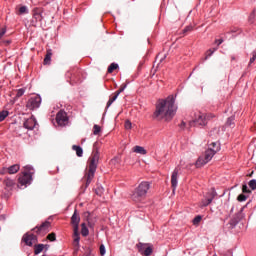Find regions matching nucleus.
I'll list each match as a JSON object with an SVG mask.
<instances>
[{"instance_id": "3", "label": "nucleus", "mask_w": 256, "mask_h": 256, "mask_svg": "<svg viewBox=\"0 0 256 256\" xmlns=\"http://www.w3.org/2000/svg\"><path fill=\"white\" fill-rule=\"evenodd\" d=\"M218 151H221V146L217 142H212L205 151V154L200 156L196 161V167H203V165H207V163L215 157V154L218 153Z\"/></svg>"}, {"instance_id": "16", "label": "nucleus", "mask_w": 256, "mask_h": 256, "mask_svg": "<svg viewBox=\"0 0 256 256\" xmlns=\"http://www.w3.org/2000/svg\"><path fill=\"white\" fill-rule=\"evenodd\" d=\"M19 169H21V166L19 164H14L8 167V173L9 175H15V173L19 172Z\"/></svg>"}, {"instance_id": "5", "label": "nucleus", "mask_w": 256, "mask_h": 256, "mask_svg": "<svg viewBox=\"0 0 256 256\" xmlns=\"http://www.w3.org/2000/svg\"><path fill=\"white\" fill-rule=\"evenodd\" d=\"M35 174V170L33 166H25V172L19 177L18 183L22 187H27V185H31V181H33V175Z\"/></svg>"}, {"instance_id": "40", "label": "nucleus", "mask_w": 256, "mask_h": 256, "mask_svg": "<svg viewBox=\"0 0 256 256\" xmlns=\"http://www.w3.org/2000/svg\"><path fill=\"white\" fill-rule=\"evenodd\" d=\"M237 199L240 202L247 201V196L245 194H240Z\"/></svg>"}, {"instance_id": "17", "label": "nucleus", "mask_w": 256, "mask_h": 256, "mask_svg": "<svg viewBox=\"0 0 256 256\" xmlns=\"http://www.w3.org/2000/svg\"><path fill=\"white\" fill-rule=\"evenodd\" d=\"M204 197L206 199H211V202L213 203V199L217 197V191H215V188H211V190Z\"/></svg>"}, {"instance_id": "28", "label": "nucleus", "mask_w": 256, "mask_h": 256, "mask_svg": "<svg viewBox=\"0 0 256 256\" xmlns=\"http://www.w3.org/2000/svg\"><path fill=\"white\" fill-rule=\"evenodd\" d=\"M51 51H48L45 58H44V65H49L51 63Z\"/></svg>"}, {"instance_id": "20", "label": "nucleus", "mask_w": 256, "mask_h": 256, "mask_svg": "<svg viewBox=\"0 0 256 256\" xmlns=\"http://www.w3.org/2000/svg\"><path fill=\"white\" fill-rule=\"evenodd\" d=\"M45 249V244H37L34 246V255H39Z\"/></svg>"}, {"instance_id": "52", "label": "nucleus", "mask_w": 256, "mask_h": 256, "mask_svg": "<svg viewBox=\"0 0 256 256\" xmlns=\"http://www.w3.org/2000/svg\"><path fill=\"white\" fill-rule=\"evenodd\" d=\"M117 161V158L112 159V163H115Z\"/></svg>"}, {"instance_id": "47", "label": "nucleus", "mask_w": 256, "mask_h": 256, "mask_svg": "<svg viewBox=\"0 0 256 256\" xmlns=\"http://www.w3.org/2000/svg\"><path fill=\"white\" fill-rule=\"evenodd\" d=\"M183 31H184V33H187L189 31H193V26H187Z\"/></svg>"}, {"instance_id": "24", "label": "nucleus", "mask_w": 256, "mask_h": 256, "mask_svg": "<svg viewBox=\"0 0 256 256\" xmlns=\"http://www.w3.org/2000/svg\"><path fill=\"white\" fill-rule=\"evenodd\" d=\"M117 97H119V96H118V94L115 93L114 96L108 100L107 106H106L107 109H109V107H111V105H113V103H115V101H117Z\"/></svg>"}, {"instance_id": "6", "label": "nucleus", "mask_w": 256, "mask_h": 256, "mask_svg": "<svg viewBox=\"0 0 256 256\" xmlns=\"http://www.w3.org/2000/svg\"><path fill=\"white\" fill-rule=\"evenodd\" d=\"M207 125V114L203 112L194 113V118L190 121V127H205Z\"/></svg>"}, {"instance_id": "34", "label": "nucleus", "mask_w": 256, "mask_h": 256, "mask_svg": "<svg viewBox=\"0 0 256 256\" xmlns=\"http://www.w3.org/2000/svg\"><path fill=\"white\" fill-rule=\"evenodd\" d=\"M248 185H249L250 189H252V191H255V189H256V180L255 179L250 180Z\"/></svg>"}, {"instance_id": "50", "label": "nucleus", "mask_w": 256, "mask_h": 256, "mask_svg": "<svg viewBox=\"0 0 256 256\" xmlns=\"http://www.w3.org/2000/svg\"><path fill=\"white\" fill-rule=\"evenodd\" d=\"M243 209H244V208H241V210H240V215H241V217H245V215L243 214Z\"/></svg>"}, {"instance_id": "45", "label": "nucleus", "mask_w": 256, "mask_h": 256, "mask_svg": "<svg viewBox=\"0 0 256 256\" xmlns=\"http://www.w3.org/2000/svg\"><path fill=\"white\" fill-rule=\"evenodd\" d=\"M131 127H132L131 121L126 120L125 121V129L129 130V129H131Z\"/></svg>"}, {"instance_id": "54", "label": "nucleus", "mask_w": 256, "mask_h": 256, "mask_svg": "<svg viewBox=\"0 0 256 256\" xmlns=\"http://www.w3.org/2000/svg\"><path fill=\"white\" fill-rule=\"evenodd\" d=\"M0 219H5V217H3V216H0Z\"/></svg>"}, {"instance_id": "41", "label": "nucleus", "mask_w": 256, "mask_h": 256, "mask_svg": "<svg viewBox=\"0 0 256 256\" xmlns=\"http://www.w3.org/2000/svg\"><path fill=\"white\" fill-rule=\"evenodd\" d=\"M201 219H202L201 216H196V217L193 219V225H197L198 223H201Z\"/></svg>"}, {"instance_id": "49", "label": "nucleus", "mask_w": 256, "mask_h": 256, "mask_svg": "<svg viewBox=\"0 0 256 256\" xmlns=\"http://www.w3.org/2000/svg\"><path fill=\"white\" fill-rule=\"evenodd\" d=\"M237 31H239L237 28H233L230 33H237Z\"/></svg>"}, {"instance_id": "30", "label": "nucleus", "mask_w": 256, "mask_h": 256, "mask_svg": "<svg viewBox=\"0 0 256 256\" xmlns=\"http://www.w3.org/2000/svg\"><path fill=\"white\" fill-rule=\"evenodd\" d=\"M115 69H119V64L117 63L110 64V66L108 67V73H113Z\"/></svg>"}, {"instance_id": "27", "label": "nucleus", "mask_w": 256, "mask_h": 256, "mask_svg": "<svg viewBox=\"0 0 256 256\" xmlns=\"http://www.w3.org/2000/svg\"><path fill=\"white\" fill-rule=\"evenodd\" d=\"M80 240L81 237H79V229H74V243H76V245H79Z\"/></svg>"}, {"instance_id": "33", "label": "nucleus", "mask_w": 256, "mask_h": 256, "mask_svg": "<svg viewBox=\"0 0 256 256\" xmlns=\"http://www.w3.org/2000/svg\"><path fill=\"white\" fill-rule=\"evenodd\" d=\"M93 133H94V135H99V133H101V127L99 125L95 124L93 127Z\"/></svg>"}, {"instance_id": "21", "label": "nucleus", "mask_w": 256, "mask_h": 256, "mask_svg": "<svg viewBox=\"0 0 256 256\" xmlns=\"http://www.w3.org/2000/svg\"><path fill=\"white\" fill-rule=\"evenodd\" d=\"M72 149L76 151L77 157H83V148H81V146L73 145Z\"/></svg>"}, {"instance_id": "14", "label": "nucleus", "mask_w": 256, "mask_h": 256, "mask_svg": "<svg viewBox=\"0 0 256 256\" xmlns=\"http://www.w3.org/2000/svg\"><path fill=\"white\" fill-rule=\"evenodd\" d=\"M80 222H81V216H79V212H77V209H75L74 213L71 217V223H72L74 229H79Z\"/></svg>"}, {"instance_id": "13", "label": "nucleus", "mask_w": 256, "mask_h": 256, "mask_svg": "<svg viewBox=\"0 0 256 256\" xmlns=\"http://www.w3.org/2000/svg\"><path fill=\"white\" fill-rule=\"evenodd\" d=\"M23 125L25 129H28V131H33V129H35V125H37V120L35 117H30L24 121Z\"/></svg>"}, {"instance_id": "15", "label": "nucleus", "mask_w": 256, "mask_h": 256, "mask_svg": "<svg viewBox=\"0 0 256 256\" xmlns=\"http://www.w3.org/2000/svg\"><path fill=\"white\" fill-rule=\"evenodd\" d=\"M15 184V180L11 178H6L3 181V185L5 186L6 191H13V189L15 188Z\"/></svg>"}, {"instance_id": "36", "label": "nucleus", "mask_w": 256, "mask_h": 256, "mask_svg": "<svg viewBox=\"0 0 256 256\" xmlns=\"http://www.w3.org/2000/svg\"><path fill=\"white\" fill-rule=\"evenodd\" d=\"M25 95V88H20L17 90L16 97H23Z\"/></svg>"}, {"instance_id": "31", "label": "nucleus", "mask_w": 256, "mask_h": 256, "mask_svg": "<svg viewBox=\"0 0 256 256\" xmlns=\"http://www.w3.org/2000/svg\"><path fill=\"white\" fill-rule=\"evenodd\" d=\"M8 116H9V112L8 111L0 112V123H1V121H5V118H7Z\"/></svg>"}, {"instance_id": "11", "label": "nucleus", "mask_w": 256, "mask_h": 256, "mask_svg": "<svg viewBox=\"0 0 256 256\" xmlns=\"http://www.w3.org/2000/svg\"><path fill=\"white\" fill-rule=\"evenodd\" d=\"M22 240L28 247H33L37 243V236L35 234H25Z\"/></svg>"}, {"instance_id": "19", "label": "nucleus", "mask_w": 256, "mask_h": 256, "mask_svg": "<svg viewBox=\"0 0 256 256\" xmlns=\"http://www.w3.org/2000/svg\"><path fill=\"white\" fill-rule=\"evenodd\" d=\"M33 19L36 21V23H41L43 21V14L39 11H35L33 13Z\"/></svg>"}, {"instance_id": "22", "label": "nucleus", "mask_w": 256, "mask_h": 256, "mask_svg": "<svg viewBox=\"0 0 256 256\" xmlns=\"http://www.w3.org/2000/svg\"><path fill=\"white\" fill-rule=\"evenodd\" d=\"M81 235L82 237H87L89 235V228H87L85 223L81 224Z\"/></svg>"}, {"instance_id": "26", "label": "nucleus", "mask_w": 256, "mask_h": 256, "mask_svg": "<svg viewBox=\"0 0 256 256\" xmlns=\"http://www.w3.org/2000/svg\"><path fill=\"white\" fill-rule=\"evenodd\" d=\"M95 193H96V195H98V197H102L103 193H105V188H103V186H98L95 189Z\"/></svg>"}, {"instance_id": "2", "label": "nucleus", "mask_w": 256, "mask_h": 256, "mask_svg": "<svg viewBox=\"0 0 256 256\" xmlns=\"http://www.w3.org/2000/svg\"><path fill=\"white\" fill-rule=\"evenodd\" d=\"M99 142L93 144V152L89 158V170L86 174V187L91 185L93 178L95 177V172L97 171V165H99Z\"/></svg>"}, {"instance_id": "25", "label": "nucleus", "mask_w": 256, "mask_h": 256, "mask_svg": "<svg viewBox=\"0 0 256 256\" xmlns=\"http://www.w3.org/2000/svg\"><path fill=\"white\" fill-rule=\"evenodd\" d=\"M211 198L208 199L204 196V199H202L200 207H208V205H211Z\"/></svg>"}, {"instance_id": "53", "label": "nucleus", "mask_w": 256, "mask_h": 256, "mask_svg": "<svg viewBox=\"0 0 256 256\" xmlns=\"http://www.w3.org/2000/svg\"><path fill=\"white\" fill-rule=\"evenodd\" d=\"M89 227H93V224L91 222H88Z\"/></svg>"}, {"instance_id": "8", "label": "nucleus", "mask_w": 256, "mask_h": 256, "mask_svg": "<svg viewBox=\"0 0 256 256\" xmlns=\"http://www.w3.org/2000/svg\"><path fill=\"white\" fill-rule=\"evenodd\" d=\"M56 122L60 127H65L69 123V118L67 117V112L60 110L56 115Z\"/></svg>"}, {"instance_id": "1", "label": "nucleus", "mask_w": 256, "mask_h": 256, "mask_svg": "<svg viewBox=\"0 0 256 256\" xmlns=\"http://www.w3.org/2000/svg\"><path fill=\"white\" fill-rule=\"evenodd\" d=\"M177 113V106L175 105V97L168 96L166 99H159L156 103V109L152 115L153 119L157 121H171Z\"/></svg>"}, {"instance_id": "42", "label": "nucleus", "mask_w": 256, "mask_h": 256, "mask_svg": "<svg viewBox=\"0 0 256 256\" xmlns=\"http://www.w3.org/2000/svg\"><path fill=\"white\" fill-rule=\"evenodd\" d=\"M255 59H256V49L252 52V57L250 58V65L251 63H255Z\"/></svg>"}, {"instance_id": "7", "label": "nucleus", "mask_w": 256, "mask_h": 256, "mask_svg": "<svg viewBox=\"0 0 256 256\" xmlns=\"http://www.w3.org/2000/svg\"><path fill=\"white\" fill-rule=\"evenodd\" d=\"M41 101V96H33L28 100L26 107L30 111H35V109H39V107H41Z\"/></svg>"}, {"instance_id": "23", "label": "nucleus", "mask_w": 256, "mask_h": 256, "mask_svg": "<svg viewBox=\"0 0 256 256\" xmlns=\"http://www.w3.org/2000/svg\"><path fill=\"white\" fill-rule=\"evenodd\" d=\"M27 13H29L27 6H21L18 10V15H27Z\"/></svg>"}, {"instance_id": "32", "label": "nucleus", "mask_w": 256, "mask_h": 256, "mask_svg": "<svg viewBox=\"0 0 256 256\" xmlns=\"http://www.w3.org/2000/svg\"><path fill=\"white\" fill-rule=\"evenodd\" d=\"M167 55L165 54H158L157 57H156V61H159V63H163V61H165Z\"/></svg>"}, {"instance_id": "39", "label": "nucleus", "mask_w": 256, "mask_h": 256, "mask_svg": "<svg viewBox=\"0 0 256 256\" xmlns=\"http://www.w3.org/2000/svg\"><path fill=\"white\" fill-rule=\"evenodd\" d=\"M242 193H251V190H249V187H247V184H243Z\"/></svg>"}, {"instance_id": "44", "label": "nucleus", "mask_w": 256, "mask_h": 256, "mask_svg": "<svg viewBox=\"0 0 256 256\" xmlns=\"http://www.w3.org/2000/svg\"><path fill=\"white\" fill-rule=\"evenodd\" d=\"M47 239H49V241H55L56 239L55 233L48 234Z\"/></svg>"}, {"instance_id": "10", "label": "nucleus", "mask_w": 256, "mask_h": 256, "mask_svg": "<svg viewBox=\"0 0 256 256\" xmlns=\"http://www.w3.org/2000/svg\"><path fill=\"white\" fill-rule=\"evenodd\" d=\"M137 248L139 253H141L144 256H151L153 254V247L149 244H143V243H138Z\"/></svg>"}, {"instance_id": "37", "label": "nucleus", "mask_w": 256, "mask_h": 256, "mask_svg": "<svg viewBox=\"0 0 256 256\" xmlns=\"http://www.w3.org/2000/svg\"><path fill=\"white\" fill-rule=\"evenodd\" d=\"M127 89V85L122 86L118 91L115 92L116 95H121Z\"/></svg>"}, {"instance_id": "4", "label": "nucleus", "mask_w": 256, "mask_h": 256, "mask_svg": "<svg viewBox=\"0 0 256 256\" xmlns=\"http://www.w3.org/2000/svg\"><path fill=\"white\" fill-rule=\"evenodd\" d=\"M151 185L149 182H141L132 194V200L139 203L144 197L147 196V191H149Z\"/></svg>"}, {"instance_id": "48", "label": "nucleus", "mask_w": 256, "mask_h": 256, "mask_svg": "<svg viewBox=\"0 0 256 256\" xmlns=\"http://www.w3.org/2000/svg\"><path fill=\"white\" fill-rule=\"evenodd\" d=\"M216 43H217V45H221V43H223V39L216 40Z\"/></svg>"}, {"instance_id": "51", "label": "nucleus", "mask_w": 256, "mask_h": 256, "mask_svg": "<svg viewBox=\"0 0 256 256\" xmlns=\"http://www.w3.org/2000/svg\"><path fill=\"white\" fill-rule=\"evenodd\" d=\"M44 249H49V245H44Z\"/></svg>"}, {"instance_id": "35", "label": "nucleus", "mask_w": 256, "mask_h": 256, "mask_svg": "<svg viewBox=\"0 0 256 256\" xmlns=\"http://www.w3.org/2000/svg\"><path fill=\"white\" fill-rule=\"evenodd\" d=\"M216 51H217V48L209 49L206 52V59H209V57H211V55H213V53H215Z\"/></svg>"}, {"instance_id": "43", "label": "nucleus", "mask_w": 256, "mask_h": 256, "mask_svg": "<svg viewBox=\"0 0 256 256\" xmlns=\"http://www.w3.org/2000/svg\"><path fill=\"white\" fill-rule=\"evenodd\" d=\"M105 253H107V251L105 249V245L102 244V245H100V255L103 256V255H105Z\"/></svg>"}, {"instance_id": "18", "label": "nucleus", "mask_w": 256, "mask_h": 256, "mask_svg": "<svg viewBox=\"0 0 256 256\" xmlns=\"http://www.w3.org/2000/svg\"><path fill=\"white\" fill-rule=\"evenodd\" d=\"M133 152L138 153L139 155H147V150H145L143 146H135Z\"/></svg>"}, {"instance_id": "12", "label": "nucleus", "mask_w": 256, "mask_h": 256, "mask_svg": "<svg viewBox=\"0 0 256 256\" xmlns=\"http://www.w3.org/2000/svg\"><path fill=\"white\" fill-rule=\"evenodd\" d=\"M179 169H174L171 175V185L173 188V193H175V189H177V185L179 183Z\"/></svg>"}, {"instance_id": "9", "label": "nucleus", "mask_w": 256, "mask_h": 256, "mask_svg": "<svg viewBox=\"0 0 256 256\" xmlns=\"http://www.w3.org/2000/svg\"><path fill=\"white\" fill-rule=\"evenodd\" d=\"M49 229H51V222L45 221L40 226H36L34 231L37 235H46V233H49Z\"/></svg>"}, {"instance_id": "46", "label": "nucleus", "mask_w": 256, "mask_h": 256, "mask_svg": "<svg viewBox=\"0 0 256 256\" xmlns=\"http://www.w3.org/2000/svg\"><path fill=\"white\" fill-rule=\"evenodd\" d=\"M6 33H7V29L2 28V29L0 30V39H2L3 36H4Z\"/></svg>"}, {"instance_id": "38", "label": "nucleus", "mask_w": 256, "mask_h": 256, "mask_svg": "<svg viewBox=\"0 0 256 256\" xmlns=\"http://www.w3.org/2000/svg\"><path fill=\"white\" fill-rule=\"evenodd\" d=\"M9 173V168L8 167H3L0 169V175H7Z\"/></svg>"}, {"instance_id": "29", "label": "nucleus", "mask_w": 256, "mask_h": 256, "mask_svg": "<svg viewBox=\"0 0 256 256\" xmlns=\"http://www.w3.org/2000/svg\"><path fill=\"white\" fill-rule=\"evenodd\" d=\"M227 127H234L235 126V116H231L228 118L226 122Z\"/></svg>"}]
</instances>
